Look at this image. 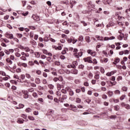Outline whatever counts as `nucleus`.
<instances>
[{
	"label": "nucleus",
	"mask_w": 130,
	"mask_h": 130,
	"mask_svg": "<svg viewBox=\"0 0 130 130\" xmlns=\"http://www.w3.org/2000/svg\"><path fill=\"white\" fill-rule=\"evenodd\" d=\"M114 23H112V25H111V23H109L107 25V28H109V27L114 26Z\"/></svg>",
	"instance_id": "37998d69"
},
{
	"label": "nucleus",
	"mask_w": 130,
	"mask_h": 130,
	"mask_svg": "<svg viewBox=\"0 0 130 130\" xmlns=\"http://www.w3.org/2000/svg\"><path fill=\"white\" fill-rule=\"evenodd\" d=\"M61 93H62L63 94H67V90L64 89H62L61 90Z\"/></svg>",
	"instance_id": "a19ab883"
},
{
	"label": "nucleus",
	"mask_w": 130,
	"mask_h": 130,
	"mask_svg": "<svg viewBox=\"0 0 130 130\" xmlns=\"http://www.w3.org/2000/svg\"><path fill=\"white\" fill-rule=\"evenodd\" d=\"M56 94L57 95V96H58V97H60V96H61V93L60 92V91H56Z\"/></svg>",
	"instance_id": "7c9ffc66"
},
{
	"label": "nucleus",
	"mask_w": 130,
	"mask_h": 130,
	"mask_svg": "<svg viewBox=\"0 0 130 130\" xmlns=\"http://www.w3.org/2000/svg\"><path fill=\"white\" fill-rule=\"evenodd\" d=\"M68 68H69V69H71V68H72V69H76V67L74 66V65H68Z\"/></svg>",
	"instance_id": "c756f323"
},
{
	"label": "nucleus",
	"mask_w": 130,
	"mask_h": 130,
	"mask_svg": "<svg viewBox=\"0 0 130 130\" xmlns=\"http://www.w3.org/2000/svg\"><path fill=\"white\" fill-rule=\"evenodd\" d=\"M31 111H32V109L30 108H27L25 109V112L29 113L31 112Z\"/></svg>",
	"instance_id": "b1692460"
},
{
	"label": "nucleus",
	"mask_w": 130,
	"mask_h": 130,
	"mask_svg": "<svg viewBox=\"0 0 130 130\" xmlns=\"http://www.w3.org/2000/svg\"><path fill=\"white\" fill-rule=\"evenodd\" d=\"M22 92L23 93V98L25 99H27V98H28V97H29V95H28V94L25 93V91L22 90Z\"/></svg>",
	"instance_id": "9d476101"
},
{
	"label": "nucleus",
	"mask_w": 130,
	"mask_h": 130,
	"mask_svg": "<svg viewBox=\"0 0 130 130\" xmlns=\"http://www.w3.org/2000/svg\"><path fill=\"white\" fill-rule=\"evenodd\" d=\"M47 60L48 61H49V62H50L51 61V57H48L47 58Z\"/></svg>",
	"instance_id": "774afa93"
},
{
	"label": "nucleus",
	"mask_w": 130,
	"mask_h": 130,
	"mask_svg": "<svg viewBox=\"0 0 130 130\" xmlns=\"http://www.w3.org/2000/svg\"><path fill=\"white\" fill-rule=\"evenodd\" d=\"M20 58L22 60H27V58H26V57L22 56L20 57Z\"/></svg>",
	"instance_id": "5fc2aeb1"
},
{
	"label": "nucleus",
	"mask_w": 130,
	"mask_h": 130,
	"mask_svg": "<svg viewBox=\"0 0 130 130\" xmlns=\"http://www.w3.org/2000/svg\"><path fill=\"white\" fill-rule=\"evenodd\" d=\"M29 66H34V61H29L28 62Z\"/></svg>",
	"instance_id": "ea45409f"
},
{
	"label": "nucleus",
	"mask_w": 130,
	"mask_h": 130,
	"mask_svg": "<svg viewBox=\"0 0 130 130\" xmlns=\"http://www.w3.org/2000/svg\"><path fill=\"white\" fill-rule=\"evenodd\" d=\"M81 101H82L81 100V99H80L79 98L76 99V102H77V103H81Z\"/></svg>",
	"instance_id": "72a5a7b5"
},
{
	"label": "nucleus",
	"mask_w": 130,
	"mask_h": 130,
	"mask_svg": "<svg viewBox=\"0 0 130 130\" xmlns=\"http://www.w3.org/2000/svg\"><path fill=\"white\" fill-rule=\"evenodd\" d=\"M122 91L126 92V91H127V87L126 86H123L122 87Z\"/></svg>",
	"instance_id": "a878e982"
},
{
	"label": "nucleus",
	"mask_w": 130,
	"mask_h": 130,
	"mask_svg": "<svg viewBox=\"0 0 130 130\" xmlns=\"http://www.w3.org/2000/svg\"><path fill=\"white\" fill-rule=\"evenodd\" d=\"M85 40H86V42H88V43L91 42V40H90V37H89V36H86L85 37Z\"/></svg>",
	"instance_id": "6ab92c4d"
},
{
	"label": "nucleus",
	"mask_w": 130,
	"mask_h": 130,
	"mask_svg": "<svg viewBox=\"0 0 130 130\" xmlns=\"http://www.w3.org/2000/svg\"><path fill=\"white\" fill-rule=\"evenodd\" d=\"M88 77L90 79H91V78L93 77V74H92L91 73H89L88 74Z\"/></svg>",
	"instance_id": "0e129e2a"
},
{
	"label": "nucleus",
	"mask_w": 130,
	"mask_h": 130,
	"mask_svg": "<svg viewBox=\"0 0 130 130\" xmlns=\"http://www.w3.org/2000/svg\"><path fill=\"white\" fill-rule=\"evenodd\" d=\"M95 38H97L98 40H100V41H107L108 40H113V39H115V37L112 36L110 38L105 37L104 40H103V37H100V36H95Z\"/></svg>",
	"instance_id": "f257e3e1"
},
{
	"label": "nucleus",
	"mask_w": 130,
	"mask_h": 130,
	"mask_svg": "<svg viewBox=\"0 0 130 130\" xmlns=\"http://www.w3.org/2000/svg\"><path fill=\"white\" fill-rule=\"evenodd\" d=\"M84 86H85V87L89 86V83L85 82L84 83Z\"/></svg>",
	"instance_id": "bf43d9fd"
},
{
	"label": "nucleus",
	"mask_w": 130,
	"mask_h": 130,
	"mask_svg": "<svg viewBox=\"0 0 130 130\" xmlns=\"http://www.w3.org/2000/svg\"><path fill=\"white\" fill-rule=\"evenodd\" d=\"M6 61L8 62L9 64H12L13 63V61H12V60L10 58L6 59Z\"/></svg>",
	"instance_id": "f3484780"
},
{
	"label": "nucleus",
	"mask_w": 130,
	"mask_h": 130,
	"mask_svg": "<svg viewBox=\"0 0 130 130\" xmlns=\"http://www.w3.org/2000/svg\"><path fill=\"white\" fill-rule=\"evenodd\" d=\"M73 39H75V38L73 37H71L70 38L67 39V41L69 43H72V42H73Z\"/></svg>",
	"instance_id": "6e6552de"
},
{
	"label": "nucleus",
	"mask_w": 130,
	"mask_h": 130,
	"mask_svg": "<svg viewBox=\"0 0 130 130\" xmlns=\"http://www.w3.org/2000/svg\"><path fill=\"white\" fill-rule=\"evenodd\" d=\"M7 38H10V39H14V36L12 34H7Z\"/></svg>",
	"instance_id": "9b49d317"
},
{
	"label": "nucleus",
	"mask_w": 130,
	"mask_h": 130,
	"mask_svg": "<svg viewBox=\"0 0 130 130\" xmlns=\"http://www.w3.org/2000/svg\"><path fill=\"white\" fill-rule=\"evenodd\" d=\"M20 78L21 79V80H24L25 79V75L22 74Z\"/></svg>",
	"instance_id": "864d4df0"
},
{
	"label": "nucleus",
	"mask_w": 130,
	"mask_h": 130,
	"mask_svg": "<svg viewBox=\"0 0 130 130\" xmlns=\"http://www.w3.org/2000/svg\"><path fill=\"white\" fill-rule=\"evenodd\" d=\"M21 117H22V118H24V119H27L28 116H27V115L26 114H22L21 115Z\"/></svg>",
	"instance_id": "412c9836"
},
{
	"label": "nucleus",
	"mask_w": 130,
	"mask_h": 130,
	"mask_svg": "<svg viewBox=\"0 0 130 130\" xmlns=\"http://www.w3.org/2000/svg\"><path fill=\"white\" fill-rule=\"evenodd\" d=\"M17 122L18 123H24V119H18Z\"/></svg>",
	"instance_id": "a211bd4d"
},
{
	"label": "nucleus",
	"mask_w": 130,
	"mask_h": 130,
	"mask_svg": "<svg viewBox=\"0 0 130 130\" xmlns=\"http://www.w3.org/2000/svg\"><path fill=\"white\" fill-rule=\"evenodd\" d=\"M24 50L26 52H29L30 51V49L28 47H26L25 48Z\"/></svg>",
	"instance_id": "3c124183"
},
{
	"label": "nucleus",
	"mask_w": 130,
	"mask_h": 130,
	"mask_svg": "<svg viewBox=\"0 0 130 130\" xmlns=\"http://www.w3.org/2000/svg\"><path fill=\"white\" fill-rule=\"evenodd\" d=\"M84 65L81 64L79 66V69H81V70H83L84 69Z\"/></svg>",
	"instance_id": "052dcab7"
},
{
	"label": "nucleus",
	"mask_w": 130,
	"mask_h": 130,
	"mask_svg": "<svg viewBox=\"0 0 130 130\" xmlns=\"http://www.w3.org/2000/svg\"><path fill=\"white\" fill-rule=\"evenodd\" d=\"M87 52L88 53H89V54H91V55L92 54H93V52H92L91 50H88Z\"/></svg>",
	"instance_id": "680f3d73"
},
{
	"label": "nucleus",
	"mask_w": 130,
	"mask_h": 130,
	"mask_svg": "<svg viewBox=\"0 0 130 130\" xmlns=\"http://www.w3.org/2000/svg\"><path fill=\"white\" fill-rule=\"evenodd\" d=\"M73 3H74V5H76V4H77V2L75 1H70V5H71V6H70L71 9H73L74 7V5H73Z\"/></svg>",
	"instance_id": "0eeeda50"
},
{
	"label": "nucleus",
	"mask_w": 130,
	"mask_h": 130,
	"mask_svg": "<svg viewBox=\"0 0 130 130\" xmlns=\"http://www.w3.org/2000/svg\"><path fill=\"white\" fill-rule=\"evenodd\" d=\"M108 94L109 97H112L113 96V91H111L110 90L108 91Z\"/></svg>",
	"instance_id": "ddd939ff"
},
{
	"label": "nucleus",
	"mask_w": 130,
	"mask_h": 130,
	"mask_svg": "<svg viewBox=\"0 0 130 130\" xmlns=\"http://www.w3.org/2000/svg\"><path fill=\"white\" fill-rule=\"evenodd\" d=\"M48 113H49L50 115H51V114H53V112H54L52 110H49L48 111Z\"/></svg>",
	"instance_id": "473e14b6"
},
{
	"label": "nucleus",
	"mask_w": 130,
	"mask_h": 130,
	"mask_svg": "<svg viewBox=\"0 0 130 130\" xmlns=\"http://www.w3.org/2000/svg\"><path fill=\"white\" fill-rule=\"evenodd\" d=\"M61 4H64L66 5H69V1H62L61 2Z\"/></svg>",
	"instance_id": "79ce46f5"
},
{
	"label": "nucleus",
	"mask_w": 130,
	"mask_h": 130,
	"mask_svg": "<svg viewBox=\"0 0 130 130\" xmlns=\"http://www.w3.org/2000/svg\"><path fill=\"white\" fill-rule=\"evenodd\" d=\"M54 102H56V103H59V99L58 100V99L56 98H54Z\"/></svg>",
	"instance_id": "c85d7f7f"
},
{
	"label": "nucleus",
	"mask_w": 130,
	"mask_h": 130,
	"mask_svg": "<svg viewBox=\"0 0 130 130\" xmlns=\"http://www.w3.org/2000/svg\"><path fill=\"white\" fill-rule=\"evenodd\" d=\"M124 98H125V94H123L122 95L120 98V100H123V99H124Z\"/></svg>",
	"instance_id": "58836bf2"
},
{
	"label": "nucleus",
	"mask_w": 130,
	"mask_h": 130,
	"mask_svg": "<svg viewBox=\"0 0 130 130\" xmlns=\"http://www.w3.org/2000/svg\"><path fill=\"white\" fill-rule=\"evenodd\" d=\"M119 106H114V110H116V111H118L119 110Z\"/></svg>",
	"instance_id": "393cba45"
},
{
	"label": "nucleus",
	"mask_w": 130,
	"mask_h": 130,
	"mask_svg": "<svg viewBox=\"0 0 130 130\" xmlns=\"http://www.w3.org/2000/svg\"><path fill=\"white\" fill-rule=\"evenodd\" d=\"M35 82H36V84H40V83H41L40 79L36 78L35 79Z\"/></svg>",
	"instance_id": "5701e85b"
},
{
	"label": "nucleus",
	"mask_w": 130,
	"mask_h": 130,
	"mask_svg": "<svg viewBox=\"0 0 130 130\" xmlns=\"http://www.w3.org/2000/svg\"><path fill=\"white\" fill-rule=\"evenodd\" d=\"M17 47L18 48H20V49H24V46L22 45H18Z\"/></svg>",
	"instance_id": "13d9d810"
},
{
	"label": "nucleus",
	"mask_w": 130,
	"mask_h": 130,
	"mask_svg": "<svg viewBox=\"0 0 130 130\" xmlns=\"http://www.w3.org/2000/svg\"><path fill=\"white\" fill-rule=\"evenodd\" d=\"M110 118H111V119H115V118H116V115L110 116Z\"/></svg>",
	"instance_id": "a18cd8bd"
},
{
	"label": "nucleus",
	"mask_w": 130,
	"mask_h": 130,
	"mask_svg": "<svg viewBox=\"0 0 130 130\" xmlns=\"http://www.w3.org/2000/svg\"><path fill=\"white\" fill-rule=\"evenodd\" d=\"M114 93H115V94H118V95H120V91L119 90H115Z\"/></svg>",
	"instance_id": "4c0bfd02"
},
{
	"label": "nucleus",
	"mask_w": 130,
	"mask_h": 130,
	"mask_svg": "<svg viewBox=\"0 0 130 130\" xmlns=\"http://www.w3.org/2000/svg\"><path fill=\"white\" fill-rule=\"evenodd\" d=\"M71 74H73L74 75H78V70L76 69H73L71 71Z\"/></svg>",
	"instance_id": "f8f14e48"
},
{
	"label": "nucleus",
	"mask_w": 130,
	"mask_h": 130,
	"mask_svg": "<svg viewBox=\"0 0 130 130\" xmlns=\"http://www.w3.org/2000/svg\"><path fill=\"white\" fill-rule=\"evenodd\" d=\"M103 3L104 5H109L111 3V0H104L103 1Z\"/></svg>",
	"instance_id": "423d86ee"
},
{
	"label": "nucleus",
	"mask_w": 130,
	"mask_h": 130,
	"mask_svg": "<svg viewBox=\"0 0 130 130\" xmlns=\"http://www.w3.org/2000/svg\"><path fill=\"white\" fill-rule=\"evenodd\" d=\"M48 87L49 89H51V90H52L54 88V86L52 84H49Z\"/></svg>",
	"instance_id": "c9c22d12"
},
{
	"label": "nucleus",
	"mask_w": 130,
	"mask_h": 130,
	"mask_svg": "<svg viewBox=\"0 0 130 130\" xmlns=\"http://www.w3.org/2000/svg\"><path fill=\"white\" fill-rule=\"evenodd\" d=\"M85 102H86V103H88V104H89L90 102H91V100H90V99H87L85 100Z\"/></svg>",
	"instance_id": "de8ad7c7"
},
{
	"label": "nucleus",
	"mask_w": 130,
	"mask_h": 130,
	"mask_svg": "<svg viewBox=\"0 0 130 130\" xmlns=\"http://www.w3.org/2000/svg\"><path fill=\"white\" fill-rule=\"evenodd\" d=\"M67 99H68V96L66 94H63L62 97L60 96L59 98V102H60V103H63V101H64V100H67Z\"/></svg>",
	"instance_id": "f03ea898"
},
{
	"label": "nucleus",
	"mask_w": 130,
	"mask_h": 130,
	"mask_svg": "<svg viewBox=\"0 0 130 130\" xmlns=\"http://www.w3.org/2000/svg\"><path fill=\"white\" fill-rule=\"evenodd\" d=\"M69 94L70 95V96H74V91L72 90V89H70V90H69Z\"/></svg>",
	"instance_id": "cd10ccee"
},
{
	"label": "nucleus",
	"mask_w": 130,
	"mask_h": 130,
	"mask_svg": "<svg viewBox=\"0 0 130 130\" xmlns=\"http://www.w3.org/2000/svg\"><path fill=\"white\" fill-rule=\"evenodd\" d=\"M102 98L103 99H107V95H106V94H103L102 95Z\"/></svg>",
	"instance_id": "e2e57ef3"
},
{
	"label": "nucleus",
	"mask_w": 130,
	"mask_h": 130,
	"mask_svg": "<svg viewBox=\"0 0 130 130\" xmlns=\"http://www.w3.org/2000/svg\"><path fill=\"white\" fill-rule=\"evenodd\" d=\"M78 41H80V42H83L84 41V37H83V36H80L78 38Z\"/></svg>",
	"instance_id": "dca6fc26"
},
{
	"label": "nucleus",
	"mask_w": 130,
	"mask_h": 130,
	"mask_svg": "<svg viewBox=\"0 0 130 130\" xmlns=\"http://www.w3.org/2000/svg\"><path fill=\"white\" fill-rule=\"evenodd\" d=\"M108 84H111V85H110V87H112V86H115V85H116L117 82L116 81H114L113 82H111V81H107Z\"/></svg>",
	"instance_id": "39448f33"
},
{
	"label": "nucleus",
	"mask_w": 130,
	"mask_h": 130,
	"mask_svg": "<svg viewBox=\"0 0 130 130\" xmlns=\"http://www.w3.org/2000/svg\"><path fill=\"white\" fill-rule=\"evenodd\" d=\"M28 92H30L31 93H32V92H34V88H29L28 89Z\"/></svg>",
	"instance_id": "09e8293b"
},
{
	"label": "nucleus",
	"mask_w": 130,
	"mask_h": 130,
	"mask_svg": "<svg viewBox=\"0 0 130 130\" xmlns=\"http://www.w3.org/2000/svg\"><path fill=\"white\" fill-rule=\"evenodd\" d=\"M112 75H114V72H108L106 74V76L108 77H111Z\"/></svg>",
	"instance_id": "4468645a"
},
{
	"label": "nucleus",
	"mask_w": 130,
	"mask_h": 130,
	"mask_svg": "<svg viewBox=\"0 0 130 130\" xmlns=\"http://www.w3.org/2000/svg\"><path fill=\"white\" fill-rule=\"evenodd\" d=\"M99 78H100V76L99 75V74H96L94 76V79H96V80H98V79H99Z\"/></svg>",
	"instance_id": "c03bdc74"
},
{
	"label": "nucleus",
	"mask_w": 130,
	"mask_h": 130,
	"mask_svg": "<svg viewBox=\"0 0 130 130\" xmlns=\"http://www.w3.org/2000/svg\"><path fill=\"white\" fill-rule=\"evenodd\" d=\"M123 37H124V35L123 34H121L118 37L119 40H122Z\"/></svg>",
	"instance_id": "2eb2a0df"
},
{
	"label": "nucleus",
	"mask_w": 130,
	"mask_h": 130,
	"mask_svg": "<svg viewBox=\"0 0 130 130\" xmlns=\"http://www.w3.org/2000/svg\"><path fill=\"white\" fill-rule=\"evenodd\" d=\"M119 61H120V59L118 57L115 58V62H116V63H118Z\"/></svg>",
	"instance_id": "aec40b11"
},
{
	"label": "nucleus",
	"mask_w": 130,
	"mask_h": 130,
	"mask_svg": "<svg viewBox=\"0 0 130 130\" xmlns=\"http://www.w3.org/2000/svg\"><path fill=\"white\" fill-rule=\"evenodd\" d=\"M32 18L35 21H37V22L39 21L40 20L39 16H36L35 15H32Z\"/></svg>",
	"instance_id": "20e7f679"
},
{
	"label": "nucleus",
	"mask_w": 130,
	"mask_h": 130,
	"mask_svg": "<svg viewBox=\"0 0 130 130\" xmlns=\"http://www.w3.org/2000/svg\"><path fill=\"white\" fill-rule=\"evenodd\" d=\"M30 43L32 45H37V43H36V42L35 41L33 40L30 41Z\"/></svg>",
	"instance_id": "4be33fe9"
},
{
	"label": "nucleus",
	"mask_w": 130,
	"mask_h": 130,
	"mask_svg": "<svg viewBox=\"0 0 130 130\" xmlns=\"http://www.w3.org/2000/svg\"><path fill=\"white\" fill-rule=\"evenodd\" d=\"M32 96L33 97H34L35 98H37V97H38V95L37 94V93L36 92H34L32 93Z\"/></svg>",
	"instance_id": "e433bc0d"
},
{
	"label": "nucleus",
	"mask_w": 130,
	"mask_h": 130,
	"mask_svg": "<svg viewBox=\"0 0 130 130\" xmlns=\"http://www.w3.org/2000/svg\"><path fill=\"white\" fill-rule=\"evenodd\" d=\"M21 54L22 55H24L25 56H26V57H28V56H29V54H26L23 52H21Z\"/></svg>",
	"instance_id": "49530a36"
},
{
	"label": "nucleus",
	"mask_w": 130,
	"mask_h": 130,
	"mask_svg": "<svg viewBox=\"0 0 130 130\" xmlns=\"http://www.w3.org/2000/svg\"><path fill=\"white\" fill-rule=\"evenodd\" d=\"M125 108H126V109H127V110L130 109V106H129V105H128V104L126 105L125 106Z\"/></svg>",
	"instance_id": "603ef678"
},
{
	"label": "nucleus",
	"mask_w": 130,
	"mask_h": 130,
	"mask_svg": "<svg viewBox=\"0 0 130 130\" xmlns=\"http://www.w3.org/2000/svg\"><path fill=\"white\" fill-rule=\"evenodd\" d=\"M47 97L48 99H50V100H53V96H52V95H48Z\"/></svg>",
	"instance_id": "2f4dec72"
},
{
	"label": "nucleus",
	"mask_w": 130,
	"mask_h": 130,
	"mask_svg": "<svg viewBox=\"0 0 130 130\" xmlns=\"http://www.w3.org/2000/svg\"><path fill=\"white\" fill-rule=\"evenodd\" d=\"M28 27L29 28V29H31V30H35V29H36L35 27L33 26H28Z\"/></svg>",
	"instance_id": "6e6d98bb"
},
{
	"label": "nucleus",
	"mask_w": 130,
	"mask_h": 130,
	"mask_svg": "<svg viewBox=\"0 0 130 130\" xmlns=\"http://www.w3.org/2000/svg\"><path fill=\"white\" fill-rule=\"evenodd\" d=\"M34 115H38L39 114L38 111H35L34 112Z\"/></svg>",
	"instance_id": "338daca9"
},
{
	"label": "nucleus",
	"mask_w": 130,
	"mask_h": 130,
	"mask_svg": "<svg viewBox=\"0 0 130 130\" xmlns=\"http://www.w3.org/2000/svg\"><path fill=\"white\" fill-rule=\"evenodd\" d=\"M55 66H60V62H59L58 61H56L55 62Z\"/></svg>",
	"instance_id": "8fccbe9b"
},
{
	"label": "nucleus",
	"mask_w": 130,
	"mask_h": 130,
	"mask_svg": "<svg viewBox=\"0 0 130 130\" xmlns=\"http://www.w3.org/2000/svg\"><path fill=\"white\" fill-rule=\"evenodd\" d=\"M73 64L74 67H76V68H77V66H78V62L77 61H74L73 62Z\"/></svg>",
	"instance_id": "f704fd0d"
},
{
	"label": "nucleus",
	"mask_w": 130,
	"mask_h": 130,
	"mask_svg": "<svg viewBox=\"0 0 130 130\" xmlns=\"http://www.w3.org/2000/svg\"><path fill=\"white\" fill-rule=\"evenodd\" d=\"M87 5L88 6V7H91V8H94L95 7V5L94 4H92V2L89 1L87 3Z\"/></svg>",
	"instance_id": "1a4fd4ad"
},
{
	"label": "nucleus",
	"mask_w": 130,
	"mask_h": 130,
	"mask_svg": "<svg viewBox=\"0 0 130 130\" xmlns=\"http://www.w3.org/2000/svg\"><path fill=\"white\" fill-rule=\"evenodd\" d=\"M28 119H29V120H35V118H34V117L33 116H28Z\"/></svg>",
	"instance_id": "bb28decb"
},
{
	"label": "nucleus",
	"mask_w": 130,
	"mask_h": 130,
	"mask_svg": "<svg viewBox=\"0 0 130 130\" xmlns=\"http://www.w3.org/2000/svg\"><path fill=\"white\" fill-rule=\"evenodd\" d=\"M61 49L62 48L61 46H59L55 48V49H58V50H61Z\"/></svg>",
	"instance_id": "69168bd1"
},
{
	"label": "nucleus",
	"mask_w": 130,
	"mask_h": 130,
	"mask_svg": "<svg viewBox=\"0 0 130 130\" xmlns=\"http://www.w3.org/2000/svg\"><path fill=\"white\" fill-rule=\"evenodd\" d=\"M3 40H4V42H5L6 43H10V41L7 39H3Z\"/></svg>",
	"instance_id": "4d7b16f0"
},
{
	"label": "nucleus",
	"mask_w": 130,
	"mask_h": 130,
	"mask_svg": "<svg viewBox=\"0 0 130 130\" xmlns=\"http://www.w3.org/2000/svg\"><path fill=\"white\" fill-rule=\"evenodd\" d=\"M83 60L85 62H89V63H92L93 61L91 60V57H88L87 58H84Z\"/></svg>",
	"instance_id": "7ed1b4c3"
}]
</instances>
